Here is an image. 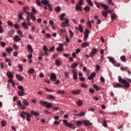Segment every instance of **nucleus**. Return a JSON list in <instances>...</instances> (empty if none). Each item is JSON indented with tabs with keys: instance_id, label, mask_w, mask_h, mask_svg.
<instances>
[{
	"instance_id": "nucleus-55",
	"label": "nucleus",
	"mask_w": 131,
	"mask_h": 131,
	"mask_svg": "<svg viewBox=\"0 0 131 131\" xmlns=\"http://www.w3.org/2000/svg\"><path fill=\"white\" fill-rule=\"evenodd\" d=\"M18 67L20 71H23V67L21 64H18Z\"/></svg>"
},
{
	"instance_id": "nucleus-11",
	"label": "nucleus",
	"mask_w": 131,
	"mask_h": 131,
	"mask_svg": "<svg viewBox=\"0 0 131 131\" xmlns=\"http://www.w3.org/2000/svg\"><path fill=\"white\" fill-rule=\"evenodd\" d=\"M7 76L9 78V79H11L14 77V75H13V74L11 73V72H8L7 73Z\"/></svg>"
},
{
	"instance_id": "nucleus-7",
	"label": "nucleus",
	"mask_w": 131,
	"mask_h": 131,
	"mask_svg": "<svg viewBox=\"0 0 131 131\" xmlns=\"http://www.w3.org/2000/svg\"><path fill=\"white\" fill-rule=\"evenodd\" d=\"M58 46H59V47L56 48V50L58 52H61V51H63V44L59 43L58 45Z\"/></svg>"
},
{
	"instance_id": "nucleus-25",
	"label": "nucleus",
	"mask_w": 131,
	"mask_h": 131,
	"mask_svg": "<svg viewBox=\"0 0 131 131\" xmlns=\"http://www.w3.org/2000/svg\"><path fill=\"white\" fill-rule=\"evenodd\" d=\"M82 123H83V122L82 121H77L76 122V124L77 126H80V125H81V124H82Z\"/></svg>"
},
{
	"instance_id": "nucleus-60",
	"label": "nucleus",
	"mask_w": 131,
	"mask_h": 131,
	"mask_svg": "<svg viewBox=\"0 0 131 131\" xmlns=\"http://www.w3.org/2000/svg\"><path fill=\"white\" fill-rule=\"evenodd\" d=\"M18 90H20L19 91H24V88L21 85L18 86Z\"/></svg>"
},
{
	"instance_id": "nucleus-21",
	"label": "nucleus",
	"mask_w": 131,
	"mask_h": 131,
	"mask_svg": "<svg viewBox=\"0 0 131 131\" xmlns=\"http://www.w3.org/2000/svg\"><path fill=\"white\" fill-rule=\"evenodd\" d=\"M18 18L20 19V20H22V19H23V12L19 11L18 12Z\"/></svg>"
},
{
	"instance_id": "nucleus-24",
	"label": "nucleus",
	"mask_w": 131,
	"mask_h": 131,
	"mask_svg": "<svg viewBox=\"0 0 131 131\" xmlns=\"http://www.w3.org/2000/svg\"><path fill=\"white\" fill-rule=\"evenodd\" d=\"M108 59L110 60V62H111L113 64H115V60L114 58L108 57Z\"/></svg>"
},
{
	"instance_id": "nucleus-64",
	"label": "nucleus",
	"mask_w": 131,
	"mask_h": 131,
	"mask_svg": "<svg viewBox=\"0 0 131 131\" xmlns=\"http://www.w3.org/2000/svg\"><path fill=\"white\" fill-rule=\"evenodd\" d=\"M60 33H65L66 32V30L63 29H60Z\"/></svg>"
},
{
	"instance_id": "nucleus-8",
	"label": "nucleus",
	"mask_w": 131,
	"mask_h": 131,
	"mask_svg": "<svg viewBox=\"0 0 131 131\" xmlns=\"http://www.w3.org/2000/svg\"><path fill=\"white\" fill-rule=\"evenodd\" d=\"M72 94L73 95H80V90H76L75 91H72Z\"/></svg>"
},
{
	"instance_id": "nucleus-44",
	"label": "nucleus",
	"mask_w": 131,
	"mask_h": 131,
	"mask_svg": "<svg viewBox=\"0 0 131 131\" xmlns=\"http://www.w3.org/2000/svg\"><path fill=\"white\" fill-rule=\"evenodd\" d=\"M69 33H70V37L71 38H72V37H73L74 34L71 30H70Z\"/></svg>"
},
{
	"instance_id": "nucleus-37",
	"label": "nucleus",
	"mask_w": 131,
	"mask_h": 131,
	"mask_svg": "<svg viewBox=\"0 0 131 131\" xmlns=\"http://www.w3.org/2000/svg\"><path fill=\"white\" fill-rule=\"evenodd\" d=\"M22 26L25 28V29H28V26H27V24H26L25 23H22Z\"/></svg>"
},
{
	"instance_id": "nucleus-27",
	"label": "nucleus",
	"mask_w": 131,
	"mask_h": 131,
	"mask_svg": "<svg viewBox=\"0 0 131 131\" xmlns=\"http://www.w3.org/2000/svg\"><path fill=\"white\" fill-rule=\"evenodd\" d=\"M100 5H101V6H102L104 8L105 12L108 10V6L107 5L104 4H100Z\"/></svg>"
},
{
	"instance_id": "nucleus-49",
	"label": "nucleus",
	"mask_w": 131,
	"mask_h": 131,
	"mask_svg": "<svg viewBox=\"0 0 131 131\" xmlns=\"http://www.w3.org/2000/svg\"><path fill=\"white\" fill-rule=\"evenodd\" d=\"M57 94H58L59 95H64V94H65V93H64V91H57Z\"/></svg>"
},
{
	"instance_id": "nucleus-12",
	"label": "nucleus",
	"mask_w": 131,
	"mask_h": 131,
	"mask_svg": "<svg viewBox=\"0 0 131 131\" xmlns=\"http://www.w3.org/2000/svg\"><path fill=\"white\" fill-rule=\"evenodd\" d=\"M26 115L27 116V117L26 118V120L27 121H31V115H30L29 114V113H27Z\"/></svg>"
},
{
	"instance_id": "nucleus-32",
	"label": "nucleus",
	"mask_w": 131,
	"mask_h": 131,
	"mask_svg": "<svg viewBox=\"0 0 131 131\" xmlns=\"http://www.w3.org/2000/svg\"><path fill=\"white\" fill-rule=\"evenodd\" d=\"M120 59L123 62H125L126 61V57L124 55H122L120 57Z\"/></svg>"
},
{
	"instance_id": "nucleus-38",
	"label": "nucleus",
	"mask_w": 131,
	"mask_h": 131,
	"mask_svg": "<svg viewBox=\"0 0 131 131\" xmlns=\"http://www.w3.org/2000/svg\"><path fill=\"white\" fill-rule=\"evenodd\" d=\"M36 5H37L38 7L41 6V2H40V1H39V0H36Z\"/></svg>"
},
{
	"instance_id": "nucleus-39",
	"label": "nucleus",
	"mask_w": 131,
	"mask_h": 131,
	"mask_svg": "<svg viewBox=\"0 0 131 131\" xmlns=\"http://www.w3.org/2000/svg\"><path fill=\"white\" fill-rule=\"evenodd\" d=\"M17 33L20 36V37H23V34L22 33V31L20 30H17Z\"/></svg>"
},
{
	"instance_id": "nucleus-50",
	"label": "nucleus",
	"mask_w": 131,
	"mask_h": 131,
	"mask_svg": "<svg viewBox=\"0 0 131 131\" xmlns=\"http://www.w3.org/2000/svg\"><path fill=\"white\" fill-rule=\"evenodd\" d=\"M89 37V34L84 33V39L86 41V39H88Z\"/></svg>"
},
{
	"instance_id": "nucleus-43",
	"label": "nucleus",
	"mask_w": 131,
	"mask_h": 131,
	"mask_svg": "<svg viewBox=\"0 0 131 131\" xmlns=\"http://www.w3.org/2000/svg\"><path fill=\"white\" fill-rule=\"evenodd\" d=\"M89 5H90L91 7H93L94 6V4H93V2H92L91 0H86Z\"/></svg>"
},
{
	"instance_id": "nucleus-48",
	"label": "nucleus",
	"mask_w": 131,
	"mask_h": 131,
	"mask_svg": "<svg viewBox=\"0 0 131 131\" xmlns=\"http://www.w3.org/2000/svg\"><path fill=\"white\" fill-rule=\"evenodd\" d=\"M117 18V16L115 14H113L112 15V20H115V19H116Z\"/></svg>"
},
{
	"instance_id": "nucleus-47",
	"label": "nucleus",
	"mask_w": 131,
	"mask_h": 131,
	"mask_svg": "<svg viewBox=\"0 0 131 131\" xmlns=\"http://www.w3.org/2000/svg\"><path fill=\"white\" fill-rule=\"evenodd\" d=\"M48 99H50V100H55V96L51 95L49 96L48 97Z\"/></svg>"
},
{
	"instance_id": "nucleus-28",
	"label": "nucleus",
	"mask_w": 131,
	"mask_h": 131,
	"mask_svg": "<svg viewBox=\"0 0 131 131\" xmlns=\"http://www.w3.org/2000/svg\"><path fill=\"white\" fill-rule=\"evenodd\" d=\"M55 65H56V66H61V62H60L59 59H56L55 60Z\"/></svg>"
},
{
	"instance_id": "nucleus-10",
	"label": "nucleus",
	"mask_w": 131,
	"mask_h": 131,
	"mask_svg": "<svg viewBox=\"0 0 131 131\" xmlns=\"http://www.w3.org/2000/svg\"><path fill=\"white\" fill-rule=\"evenodd\" d=\"M95 76H96V73H92L88 77V79L92 80V79H94V78H95Z\"/></svg>"
},
{
	"instance_id": "nucleus-46",
	"label": "nucleus",
	"mask_w": 131,
	"mask_h": 131,
	"mask_svg": "<svg viewBox=\"0 0 131 131\" xmlns=\"http://www.w3.org/2000/svg\"><path fill=\"white\" fill-rule=\"evenodd\" d=\"M77 106H81V105H82V101L81 100H79L77 101Z\"/></svg>"
},
{
	"instance_id": "nucleus-5",
	"label": "nucleus",
	"mask_w": 131,
	"mask_h": 131,
	"mask_svg": "<svg viewBox=\"0 0 131 131\" xmlns=\"http://www.w3.org/2000/svg\"><path fill=\"white\" fill-rule=\"evenodd\" d=\"M65 21L64 23H62L60 25L61 27L64 28V27H67V26H70L69 24V19L67 18L64 19Z\"/></svg>"
},
{
	"instance_id": "nucleus-63",
	"label": "nucleus",
	"mask_w": 131,
	"mask_h": 131,
	"mask_svg": "<svg viewBox=\"0 0 131 131\" xmlns=\"http://www.w3.org/2000/svg\"><path fill=\"white\" fill-rule=\"evenodd\" d=\"M12 50H13V49L12 48H7L6 51L8 53H11L12 52Z\"/></svg>"
},
{
	"instance_id": "nucleus-3",
	"label": "nucleus",
	"mask_w": 131,
	"mask_h": 131,
	"mask_svg": "<svg viewBox=\"0 0 131 131\" xmlns=\"http://www.w3.org/2000/svg\"><path fill=\"white\" fill-rule=\"evenodd\" d=\"M41 3L42 5H44V6H47V7H48L50 12H52V11H53L52 6H51V4L49 3V1H48V0H41Z\"/></svg>"
},
{
	"instance_id": "nucleus-13",
	"label": "nucleus",
	"mask_w": 131,
	"mask_h": 131,
	"mask_svg": "<svg viewBox=\"0 0 131 131\" xmlns=\"http://www.w3.org/2000/svg\"><path fill=\"white\" fill-rule=\"evenodd\" d=\"M29 16L33 21H35L36 20V18H35V16H34V14L33 13H30Z\"/></svg>"
},
{
	"instance_id": "nucleus-41",
	"label": "nucleus",
	"mask_w": 131,
	"mask_h": 131,
	"mask_svg": "<svg viewBox=\"0 0 131 131\" xmlns=\"http://www.w3.org/2000/svg\"><path fill=\"white\" fill-rule=\"evenodd\" d=\"M34 72V69H30L29 70V71L28 73H29V74H32Z\"/></svg>"
},
{
	"instance_id": "nucleus-35",
	"label": "nucleus",
	"mask_w": 131,
	"mask_h": 131,
	"mask_svg": "<svg viewBox=\"0 0 131 131\" xmlns=\"http://www.w3.org/2000/svg\"><path fill=\"white\" fill-rule=\"evenodd\" d=\"M1 123H2V125L3 127H5V126L7 125V122L5 120H2Z\"/></svg>"
},
{
	"instance_id": "nucleus-9",
	"label": "nucleus",
	"mask_w": 131,
	"mask_h": 131,
	"mask_svg": "<svg viewBox=\"0 0 131 131\" xmlns=\"http://www.w3.org/2000/svg\"><path fill=\"white\" fill-rule=\"evenodd\" d=\"M73 79L75 80H77V72L75 71L74 70L73 71Z\"/></svg>"
},
{
	"instance_id": "nucleus-1",
	"label": "nucleus",
	"mask_w": 131,
	"mask_h": 131,
	"mask_svg": "<svg viewBox=\"0 0 131 131\" xmlns=\"http://www.w3.org/2000/svg\"><path fill=\"white\" fill-rule=\"evenodd\" d=\"M118 79L119 82H120V83H122L123 88H125L126 89H128L129 86H130V84H129V83L127 82L125 79H122L121 76H119L118 77Z\"/></svg>"
},
{
	"instance_id": "nucleus-14",
	"label": "nucleus",
	"mask_w": 131,
	"mask_h": 131,
	"mask_svg": "<svg viewBox=\"0 0 131 131\" xmlns=\"http://www.w3.org/2000/svg\"><path fill=\"white\" fill-rule=\"evenodd\" d=\"M76 10L77 11H82V7H81V6L79 5V4H77L76 6Z\"/></svg>"
},
{
	"instance_id": "nucleus-57",
	"label": "nucleus",
	"mask_w": 131,
	"mask_h": 131,
	"mask_svg": "<svg viewBox=\"0 0 131 131\" xmlns=\"http://www.w3.org/2000/svg\"><path fill=\"white\" fill-rule=\"evenodd\" d=\"M102 16H103V17H104L105 18H106V17H107V12H104V11H102Z\"/></svg>"
},
{
	"instance_id": "nucleus-16",
	"label": "nucleus",
	"mask_w": 131,
	"mask_h": 131,
	"mask_svg": "<svg viewBox=\"0 0 131 131\" xmlns=\"http://www.w3.org/2000/svg\"><path fill=\"white\" fill-rule=\"evenodd\" d=\"M26 114H27V113H26L25 112H23L20 114V115L21 117H22V118H23V119H25V118H26L25 115H26Z\"/></svg>"
},
{
	"instance_id": "nucleus-15",
	"label": "nucleus",
	"mask_w": 131,
	"mask_h": 131,
	"mask_svg": "<svg viewBox=\"0 0 131 131\" xmlns=\"http://www.w3.org/2000/svg\"><path fill=\"white\" fill-rule=\"evenodd\" d=\"M17 94L20 96V97H23L24 95L25 94V93L24 92V91H19L17 92Z\"/></svg>"
},
{
	"instance_id": "nucleus-22",
	"label": "nucleus",
	"mask_w": 131,
	"mask_h": 131,
	"mask_svg": "<svg viewBox=\"0 0 131 131\" xmlns=\"http://www.w3.org/2000/svg\"><path fill=\"white\" fill-rule=\"evenodd\" d=\"M16 78H17V79L18 80H19V81H21V80H23V77L19 74H16Z\"/></svg>"
},
{
	"instance_id": "nucleus-54",
	"label": "nucleus",
	"mask_w": 131,
	"mask_h": 131,
	"mask_svg": "<svg viewBox=\"0 0 131 131\" xmlns=\"http://www.w3.org/2000/svg\"><path fill=\"white\" fill-rule=\"evenodd\" d=\"M121 69L123 71H127V67H121Z\"/></svg>"
},
{
	"instance_id": "nucleus-31",
	"label": "nucleus",
	"mask_w": 131,
	"mask_h": 131,
	"mask_svg": "<svg viewBox=\"0 0 131 131\" xmlns=\"http://www.w3.org/2000/svg\"><path fill=\"white\" fill-rule=\"evenodd\" d=\"M84 115H85V114L83 112H81L80 114H76L75 115V116H79L80 117H82V116H83Z\"/></svg>"
},
{
	"instance_id": "nucleus-42",
	"label": "nucleus",
	"mask_w": 131,
	"mask_h": 131,
	"mask_svg": "<svg viewBox=\"0 0 131 131\" xmlns=\"http://www.w3.org/2000/svg\"><path fill=\"white\" fill-rule=\"evenodd\" d=\"M97 51H98V50L97 49H96V48L93 49H92V50L91 51V53L95 55V54H96V53H97Z\"/></svg>"
},
{
	"instance_id": "nucleus-36",
	"label": "nucleus",
	"mask_w": 131,
	"mask_h": 131,
	"mask_svg": "<svg viewBox=\"0 0 131 131\" xmlns=\"http://www.w3.org/2000/svg\"><path fill=\"white\" fill-rule=\"evenodd\" d=\"M84 124H85V125H92L93 123H91L90 121H85Z\"/></svg>"
},
{
	"instance_id": "nucleus-23",
	"label": "nucleus",
	"mask_w": 131,
	"mask_h": 131,
	"mask_svg": "<svg viewBox=\"0 0 131 131\" xmlns=\"http://www.w3.org/2000/svg\"><path fill=\"white\" fill-rule=\"evenodd\" d=\"M22 103L25 105V106H28L29 105V103L25 99H23Z\"/></svg>"
},
{
	"instance_id": "nucleus-34",
	"label": "nucleus",
	"mask_w": 131,
	"mask_h": 131,
	"mask_svg": "<svg viewBox=\"0 0 131 131\" xmlns=\"http://www.w3.org/2000/svg\"><path fill=\"white\" fill-rule=\"evenodd\" d=\"M83 10L85 11V12H90V10H91V8L89 6H86L83 8Z\"/></svg>"
},
{
	"instance_id": "nucleus-45",
	"label": "nucleus",
	"mask_w": 131,
	"mask_h": 131,
	"mask_svg": "<svg viewBox=\"0 0 131 131\" xmlns=\"http://www.w3.org/2000/svg\"><path fill=\"white\" fill-rule=\"evenodd\" d=\"M60 10H61V8H60V7H56L55 9V11L57 13H59V12H60Z\"/></svg>"
},
{
	"instance_id": "nucleus-2",
	"label": "nucleus",
	"mask_w": 131,
	"mask_h": 131,
	"mask_svg": "<svg viewBox=\"0 0 131 131\" xmlns=\"http://www.w3.org/2000/svg\"><path fill=\"white\" fill-rule=\"evenodd\" d=\"M40 105L41 106H43L44 107H47L48 109H50V108H52V103H50L48 101H40L39 102Z\"/></svg>"
},
{
	"instance_id": "nucleus-62",
	"label": "nucleus",
	"mask_w": 131,
	"mask_h": 131,
	"mask_svg": "<svg viewBox=\"0 0 131 131\" xmlns=\"http://www.w3.org/2000/svg\"><path fill=\"white\" fill-rule=\"evenodd\" d=\"M23 10H24V11H28V10H29V7H28L27 6H25L23 8Z\"/></svg>"
},
{
	"instance_id": "nucleus-52",
	"label": "nucleus",
	"mask_w": 131,
	"mask_h": 131,
	"mask_svg": "<svg viewBox=\"0 0 131 131\" xmlns=\"http://www.w3.org/2000/svg\"><path fill=\"white\" fill-rule=\"evenodd\" d=\"M103 125L104 127H107V121L105 119L103 120Z\"/></svg>"
},
{
	"instance_id": "nucleus-4",
	"label": "nucleus",
	"mask_w": 131,
	"mask_h": 131,
	"mask_svg": "<svg viewBox=\"0 0 131 131\" xmlns=\"http://www.w3.org/2000/svg\"><path fill=\"white\" fill-rule=\"evenodd\" d=\"M63 122L65 126H67V127H70V128H75V126H74V125H73V124L72 123H68V122H67V120H63Z\"/></svg>"
},
{
	"instance_id": "nucleus-58",
	"label": "nucleus",
	"mask_w": 131,
	"mask_h": 131,
	"mask_svg": "<svg viewBox=\"0 0 131 131\" xmlns=\"http://www.w3.org/2000/svg\"><path fill=\"white\" fill-rule=\"evenodd\" d=\"M44 113H45V114H51V112L47 110H44Z\"/></svg>"
},
{
	"instance_id": "nucleus-56",
	"label": "nucleus",
	"mask_w": 131,
	"mask_h": 131,
	"mask_svg": "<svg viewBox=\"0 0 131 131\" xmlns=\"http://www.w3.org/2000/svg\"><path fill=\"white\" fill-rule=\"evenodd\" d=\"M55 50V46H52L50 47V48L49 49V52H53Z\"/></svg>"
},
{
	"instance_id": "nucleus-40",
	"label": "nucleus",
	"mask_w": 131,
	"mask_h": 131,
	"mask_svg": "<svg viewBox=\"0 0 131 131\" xmlns=\"http://www.w3.org/2000/svg\"><path fill=\"white\" fill-rule=\"evenodd\" d=\"M81 88H83L84 89H87L88 88V84L85 83H82L80 85Z\"/></svg>"
},
{
	"instance_id": "nucleus-18",
	"label": "nucleus",
	"mask_w": 131,
	"mask_h": 131,
	"mask_svg": "<svg viewBox=\"0 0 131 131\" xmlns=\"http://www.w3.org/2000/svg\"><path fill=\"white\" fill-rule=\"evenodd\" d=\"M114 88H123V86H122V85H121L120 83H115L114 84Z\"/></svg>"
},
{
	"instance_id": "nucleus-29",
	"label": "nucleus",
	"mask_w": 131,
	"mask_h": 131,
	"mask_svg": "<svg viewBox=\"0 0 131 131\" xmlns=\"http://www.w3.org/2000/svg\"><path fill=\"white\" fill-rule=\"evenodd\" d=\"M65 16V13H62L59 17L60 21H63L64 20V17Z\"/></svg>"
},
{
	"instance_id": "nucleus-6",
	"label": "nucleus",
	"mask_w": 131,
	"mask_h": 131,
	"mask_svg": "<svg viewBox=\"0 0 131 131\" xmlns=\"http://www.w3.org/2000/svg\"><path fill=\"white\" fill-rule=\"evenodd\" d=\"M50 79L52 81H56V80H57V76H56V74L52 73L50 76Z\"/></svg>"
},
{
	"instance_id": "nucleus-30",
	"label": "nucleus",
	"mask_w": 131,
	"mask_h": 131,
	"mask_svg": "<svg viewBox=\"0 0 131 131\" xmlns=\"http://www.w3.org/2000/svg\"><path fill=\"white\" fill-rule=\"evenodd\" d=\"M78 30L81 32V33L83 32V29H82V26L81 25H79Z\"/></svg>"
},
{
	"instance_id": "nucleus-51",
	"label": "nucleus",
	"mask_w": 131,
	"mask_h": 131,
	"mask_svg": "<svg viewBox=\"0 0 131 131\" xmlns=\"http://www.w3.org/2000/svg\"><path fill=\"white\" fill-rule=\"evenodd\" d=\"M86 25L88 27H89V28H92V24H91V21H88V23H86Z\"/></svg>"
},
{
	"instance_id": "nucleus-33",
	"label": "nucleus",
	"mask_w": 131,
	"mask_h": 131,
	"mask_svg": "<svg viewBox=\"0 0 131 131\" xmlns=\"http://www.w3.org/2000/svg\"><path fill=\"white\" fill-rule=\"evenodd\" d=\"M77 66H78V64L74 63L71 66V68H73V69H74V68H76Z\"/></svg>"
},
{
	"instance_id": "nucleus-53",
	"label": "nucleus",
	"mask_w": 131,
	"mask_h": 131,
	"mask_svg": "<svg viewBox=\"0 0 131 131\" xmlns=\"http://www.w3.org/2000/svg\"><path fill=\"white\" fill-rule=\"evenodd\" d=\"M93 87H94V89H95V90H96V91L100 90V88H99V86H98V85H94Z\"/></svg>"
},
{
	"instance_id": "nucleus-19",
	"label": "nucleus",
	"mask_w": 131,
	"mask_h": 131,
	"mask_svg": "<svg viewBox=\"0 0 131 131\" xmlns=\"http://www.w3.org/2000/svg\"><path fill=\"white\" fill-rule=\"evenodd\" d=\"M27 48H28V51H29V52H30V53H32V52H33V49H32V47H31V45H28Z\"/></svg>"
},
{
	"instance_id": "nucleus-17",
	"label": "nucleus",
	"mask_w": 131,
	"mask_h": 131,
	"mask_svg": "<svg viewBox=\"0 0 131 131\" xmlns=\"http://www.w3.org/2000/svg\"><path fill=\"white\" fill-rule=\"evenodd\" d=\"M89 45L90 43L89 42H85L81 45V47L82 48H86V47H89Z\"/></svg>"
},
{
	"instance_id": "nucleus-20",
	"label": "nucleus",
	"mask_w": 131,
	"mask_h": 131,
	"mask_svg": "<svg viewBox=\"0 0 131 131\" xmlns=\"http://www.w3.org/2000/svg\"><path fill=\"white\" fill-rule=\"evenodd\" d=\"M13 39H14V41H19L21 40V39L20 38V37L19 36H18L17 35H15Z\"/></svg>"
},
{
	"instance_id": "nucleus-59",
	"label": "nucleus",
	"mask_w": 131,
	"mask_h": 131,
	"mask_svg": "<svg viewBox=\"0 0 131 131\" xmlns=\"http://www.w3.org/2000/svg\"><path fill=\"white\" fill-rule=\"evenodd\" d=\"M43 50H44V52H47L48 51V47H47L46 46H45L43 47Z\"/></svg>"
},
{
	"instance_id": "nucleus-61",
	"label": "nucleus",
	"mask_w": 131,
	"mask_h": 131,
	"mask_svg": "<svg viewBox=\"0 0 131 131\" xmlns=\"http://www.w3.org/2000/svg\"><path fill=\"white\" fill-rule=\"evenodd\" d=\"M0 44L2 46V47H6V42L4 41L0 42Z\"/></svg>"
},
{
	"instance_id": "nucleus-26",
	"label": "nucleus",
	"mask_w": 131,
	"mask_h": 131,
	"mask_svg": "<svg viewBox=\"0 0 131 131\" xmlns=\"http://www.w3.org/2000/svg\"><path fill=\"white\" fill-rule=\"evenodd\" d=\"M31 115H34L35 116H38V115H39V114L38 113L34 112L33 111H31Z\"/></svg>"
}]
</instances>
